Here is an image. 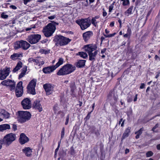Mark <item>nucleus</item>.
<instances>
[{
  "label": "nucleus",
  "mask_w": 160,
  "mask_h": 160,
  "mask_svg": "<svg viewBox=\"0 0 160 160\" xmlns=\"http://www.w3.org/2000/svg\"><path fill=\"white\" fill-rule=\"evenodd\" d=\"M71 40L61 35H56L54 37L53 41L56 45L62 46L68 44Z\"/></svg>",
  "instance_id": "39448f33"
},
{
  "label": "nucleus",
  "mask_w": 160,
  "mask_h": 160,
  "mask_svg": "<svg viewBox=\"0 0 160 160\" xmlns=\"http://www.w3.org/2000/svg\"><path fill=\"white\" fill-rule=\"evenodd\" d=\"M22 53H15L11 56L10 58L12 60H15L19 57H22Z\"/></svg>",
  "instance_id": "393cba45"
},
{
  "label": "nucleus",
  "mask_w": 160,
  "mask_h": 160,
  "mask_svg": "<svg viewBox=\"0 0 160 160\" xmlns=\"http://www.w3.org/2000/svg\"><path fill=\"white\" fill-rule=\"evenodd\" d=\"M91 132V133H94L97 136H98L100 134L98 130H96L95 127L92 128Z\"/></svg>",
  "instance_id": "c85d7f7f"
},
{
  "label": "nucleus",
  "mask_w": 160,
  "mask_h": 160,
  "mask_svg": "<svg viewBox=\"0 0 160 160\" xmlns=\"http://www.w3.org/2000/svg\"><path fill=\"white\" fill-rule=\"evenodd\" d=\"M30 46V44L27 41L22 40L16 42L14 44V48L15 49L22 48L23 50H26Z\"/></svg>",
  "instance_id": "0eeeda50"
},
{
  "label": "nucleus",
  "mask_w": 160,
  "mask_h": 160,
  "mask_svg": "<svg viewBox=\"0 0 160 160\" xmlns=\"http://www.w3.org/2000/svg\"><path fill=\"white\" fill-rule=\"evenodd\" d=\"M159 126V124L158 123L156 124L153 127V129H156V128H158Z\"/></svg>",
  "instance_id": "bf43d9fd"
},
{
  "label": "nucleus",
  "mask_w": 160,
  "mask_h": 160,
  "mask_svg": "<svg viewBox=\"0 0 160 160\" xmlns=\"http://www.w3.org/2000/svg\"><path fill=\"white\" fill-rule=\"evenodd\" d=\"M23 152L27 157H30L31 155L32 149L30 147H26L22 149Z\"/></svg>",
  "instance_id": "a211bd4d"
},
{
  "label": "nucleus",
  "mask_w": 160,
  "mask_h": 160,
  "mask_svg": "<svg viewBox=\"0 0 160 160\" xmlns=\"http://www.w3.org/2000/svg\"><path fill=\"white\" fill-rule=\"evenodd\" d=\"M113 8V6L112 5H111L109 7V12H111L112 11V10Z\"/></svg>",
  "instance_id": "864d4df0"
},
{
  "label": "nucleus",
  "mask_w": 160,
  "mask_h": 160,
  "mask_svg": "<svg viewBox=\"0 0 160 160\" xmlns=\"http://www.w3.org/2000/svg\"><path fill=\"white\" fill-rule=\"evenodd\" d=\"M153 155V153L151 151L148 152L146 153V157H149L152 156Z\"/></svg>",
  "instance_id": "4c0bfd02"
},
{
  "label": "nucleus",
  "mask_w": 160,
  "mask_h": 160,
  "mask_svg": "<svg viewBox=\"0 0 160 160\" xmlns=\"http://www.w3.org/2000/svg\"><path fill=\"white\" fill-rule=\"evenodd\" d=\"M77 55H80L81 57L83 58H85L88 56V54L86 53L82 52H78Z\"/></svg>",
  "instance_id": "cd10ccee"
},
{
  "label": "nucleus",
  "mask_w": 160,
  "mask_h": 160,
  "mask_svg": "<svg viewBox=\"0 0 160 160\" xmlns=\"http://www.w3.org/2000/svg\"><path fill=\"white\" fill-rule=\"evenodd\" d=\"M106 50H107V49L106 48H104L102 49L101 51V53L102 54H103L106 52Z\"/></svg>",
  "instance_id": "4d7b16f0"
},
{
  "label": "nucleus",
  "mask_w": 160,
  "mask_h": 160,
  "mask_svg": "<svg viewBox=\"0 0 160 160\" xmlns=\"http://www.w3.org/2000/svg\"><path fill=\"white\" fill-rule=\"evenodd\" d=\"M28 62L30 63H33L34 62L35 63V64H36L37 63V59H35L32 58H29L28 60Z\"/></svg>",
  "instance_id": "c9c22d12"
},
{
  "label": "nucleus",
  "mask_w": 160,
  "mask_h": 160,
  "mask_svg": "<svg viewBox=\"0 0 160 160\" xmlns=\"http://www.w3.org/2000/svg\"><path fill=\"white\" fill-rule=\"evenodd\" d=\"M114 22H111L110 24V26L111 27H112L114 26Z\"/></svg>",
  "instance_id": "052dcab7"
},
{
  "label": "nucleus",
  "mask_w": 160,
  "mask_h": 160,
  "mask_svg": "<svg viewBox=\"0 0 160 160\" xmlns=\"http://www.w3.org/2000/svg\"><path fill=\"white\" fill-rule=\"evenodd\" d=\"M139 1L138 0H137L135 2V5L136 6L138 5L139 4Z\"/></svg>",
  "instance_id": "774afa93"
},
{
  "label": "nucleus",
  "mask_w": 160,
  "mask_h": 160,
  "mask_svg": "<svg viewBox=\"0 0 160 160\" xmlns=\"http://www.w3.org/2000/svg\"><path fill=\"white\" fill-rule=\"evenodd\" d=\"M131 128V127H128L126 129L122 137V139H124L128 136L129 133L130 132Z\"/></svg>",
  "instance_id": "b1692460"
},
{
  "label": "nucleus",
  "mask_w": 160,
  "mask_h": 160,
  "mask_svg": "<svg viewBox=\"0 0 160 160\" xmlns=\"http://www.w3.org/2000/svg\"><path fill=\"white\" fill-rule=\"evenodd\" d=\"M27 70V66H24L23 68L21 70V73L19 74L18 78L19 79L22 78L26 74V72Z\"/></svg>",
  "instance_id": "4be33fe9"
},
{
  "label": "nucleus",
  "mask_w": 160,
  "mask_h": 160,
  "mask_svg": "<svg viewBox=\"0 0 160 160\" xmlns=\"http://www.w3.org/2000/svg\"><path fill=\"white\" fill-rule=\"evenodd\" d=\"M31 0H23L24 3L25 5H26L27 3L30 2Z\"/></svg>",
  "instance_id": "6e6d98bb"
},
{
  "label": "nucleus",
  "mask_w": 160,
  "mask_h": 160,
  "mask_svg": "<svg viewBox=\"0 0 160 160\" xmlns=\"http://www.w3.org/2000/svg\"><path fill=\"white\" fill-rule=\"evenodd\" d=\"M109 95L110 96H111L113 97L114 100H115V101L116 102L117 101V99H118L117 96V95L116 96L115 95L114 92H110L109 93Z\"/></svg>",
  "instance_id": "473e14b6"
},
{
  "label": "nucleus",
  "mask_w": 160,
  "mask_h": 160,
  "mask_svg": "<svg viewBox=\"0 0 160 160\" xmlns=\"http://www.w3.org/2000/svg\"><path fill=\"white\" fill-rule=\"evenodd\" d=\"M76 22L79 25L82 30L87 28L91 25L90 21L86 18L77 20Z\"/></svg>",
  "instance_id": "1a4fd4ad"
},
{
  "label": "nucleus",
  "mask_w": 160,
  "mask_h": 160,
  "mask_svg": "<svg viewBox=\"0 0 160 160\" xmlns=\"http://www.w3.org/2000/svg\"><path fill=\"white\" fill-rule=\"evenodd\" d=\"M63 59L62 58H60L58 62L55 65L50 66L44 68L42 69V71L46 74L50 73L53 71L57 68L63 63Z\"/></svg>",
  "instance_id": "423d86ee"
},
{
  "label": "nucleus",
  "mask_w": 160,
  "mask_h": 160,
  "mask_svg": "<svg viewBox=\"0 0 160 160\" xmlns=\"http://www.w3.org/2000/svg\"><path fill=\"white\" fill-rule=\"evenodd\" d=\"M137 96H138V95L137 94L135 95V98H134V102H135V101H136L137 100Z\"/></svg>",
  "instance_id": "69168bd1"
},
{
  "label": "nucleus",
  "mask_w": 160,
  "mask_h": 160,
  "mask_svg": "<svg viewBox=\"0 0 160 160\" xmlns=\"http://www.w3.org/2000/svg\"><path fill=\"white\" fill-rule=\"evenodd\" d=\"M4 144V141L3 139H0V150L2 148V144Z\"/></svg>",
  "instance_id": "a18cd8bd"
},
{
  "label": "nucleus",
  "mask_w": 160,
  "mask_h": 160,
  "mask_svg": "<svg viewBox=\"0 0 160 160\" xmlns=\"http://www.w3.org/2000/svg\"><path fill=\"white\" fill-rule=\"evenodd\" d=\"M75 69V66L70 64H67L60 69L57 72V74L60 76L67 75L73 72Z\"/></svg>",
  "instance_id": "7ed1b4c3"
},
{
  "label": "nucleus",
  "mask_w": 160,
  "mask_h": 160,
  "mask_svg": "<svg viewBox=\"0 0 160 160\" xmlns=\"http://www.w3.org/2000/svg\"><path fill=\"white\" fill-rule=\"evenodd\" d=\"M22 81L19 82L17 84L15 91L18 92L19 91H23L22 87Z\"/></svg>",
  "instance_id": "a878e982"
},
{
  "label": "nucleus",
  "mask_w": 160,
  "mask_h": 160,
  "mask_svg": "<svg viewBox=\"0 0 160 160\" xmlns=\"http://www.w3.org/2000/svg\"><path fill=\"white\" fill-rule=\"evenodd\" d=\"M104 39H105V38L104 37H101V44L102 43V41Z\"/></svg>",
  "instance_id": "680f3d73"
},
{
  "label": "nucleus",
  "mask_w": 160,
  "mask_h": 160,
  "mask_svg": "<svg viewBox=\"0 0 160 160\" xmlns=\"http://www.w3.org/2000/svg\"><path fill=\"white\" fill-rule=\"evenodd\" d=\"M157 148L158 150H160V144L157 145Z\"/></svg>",
  "instance_id": "338daca9"
},
{
  "label": "nucleus",
  "mask_w": 160,
  "mask_h": 160,
  "mask_svg": "<svg viewBox=\"0 0 160 160\" xmlns=\"http://www.w3.org/2000/svg\"><path fill=\"white\" fill-rule=\"evenodd\" d=\"M122 2V4L123 6H128L130 4L129 0H121Z\"/></svg>",
  "instance_id": "2f4dec72"
},
{
  "label": "nucleus",
  "mask_w": 160,
  "mask_h": 160,
  "mask_svg": "<svg viewBox=\"0 0 160 160\" xmlns=\"http://www.w3.org/2000/svg\"><path fill=\"white\" fill-rule=\"evenodd\" d=\"M12 129L14 131L17 130V126L16 125L12 124Z\"/></svg>",
  "instance_id": "8fccbe9b"
},
{
  "label": "nucleus",
  "mask_w": 160,
  "mask_h": 160,
  "mask_svg": "<svg viewBox=\"0 0 160 160\" xmlns=\"http://www.w3.org/2000/svg\"><path fill=\"white\" fill-rule=\"evenodd\" d=\"M37 62L36 64L37 65L38 64L39 66L40 65H43L44 63V61L41 58L37 59Z\"/></svg>",
  "instance_id": "c756f323"
},
{
  "label": "nucleus",
  "mask_w": 160,
  "mask_h": 160,
  "mask_svg": "<svg viewBox=\"0 0 160 160\" xmlns=\"http://www.w3.org/2000/svg\"><path fill=\"white\" fill-rule=\"evenodd\" d=\"M56 16L55 15H53L50 16H49L48 17V18L49 19L52 20L53 19L56 18Z\"/></svg>",
  "instance_id": "3c124183"
},
{
  "label": "nucleus",
  "mask_w": 160,
  "mask_h": 160,
  "mask_svg": "<svg viewBox=\"0 0 160 160\" xmlns=\"http://www.w3.org/2000/svg\"><path fill=\"white\" fill-rule=\"evenodd\" d=\"M129 152V149H128L127 148L125 150V154H127Z\"/></svg>",
  "instance_id": "0e129e2a"
},
{
  "label": "nucleus",
  "mask_w": 160,
  "mask_h": 160,
  "mask_svg": "<svg viewBox=\"0 0 160 160\" xmlns=\"http://www.w3.org/2000/svg\"><path fill=\"white\" fill-rule=\"evenodd\" d=\"M13 82V81L11 80L7 79L2 81L1 83V84L4 86H9L10 84L12 83Z\"/></svg>",
  "instance_id": "bb28decb"
},
{
  "label": "nucleus",
  "mask_w": 160,
  "mask_h": 160,
  "mask_svg": "<svg viewBox=\"0 0 160 160\" xmlns=\"http://www.w3.org/2000/svg\"><path fill=\"white\" fill-rule=\"evenodd\" d=\"M56 25H58V23L52 22L43 28V32L46 37H49L52 35L56 29Z\"/></svg>",
  "instance_id": "f03ea898"
},
{
  "label": "nucleus",
  "mask_w": 160,
  "mask_h": 160,
  "mask_svg": "<svg viewBox=\"0 0 160 160\" xmlns=\"http://www.w3.org/2000/svg\"><path fill=\"white\" fill-rule=\"evenodd\" d=\"M129 36V34L127 33L124 35L123 36L125 38H128Z\"/></svg>",
  "instance_id": "e2e57ef3"
},
{
  "label": "nucleus",
  "mask_w": 160,
  "mask_h": 160,
  "mask_svg": "<svg viewBox=\"0 0 160 160\" xmlns=\"http://www.w3.org/2000/svg\"><path fill=\"white\" fill-rule=\"evenodd\" d=\"M16 138V134L11 133L7 134L5 135L3 138V140L4 141V144L6 146H9L11 143L15 141Z\"/></svg>",
  "instance_id": "6e6552de"
},
{
  "label": "nucleus",
  "mask_w": 160,
  "mask_h": 160,
  "mask_svg": "<svg viewBox=\"0 0 160 160\" xmlns=\"http://www.w3.org/2000/svg\"><path fill=\"white\" fill-rule=\"evenodd\" d=\"M17 119L19 122L24 123L29 120L31 117V114L28 111H18V112Z\"/></svg>",
  "instance_id": "20e7f679"
},
{
  "label": "nucleus",
  "mask_w": 160,
  "mask_h": 160,
  "mask_svg": "<svg viewBox=\"0 0 160 160\" xmlns=\"http://www.w3.org/2000/svg\"><path fill=\"white\" fill-rule=\"evenodd\" d=\"M92 111V110L91 112H89L87 115L86 117L85 118V119H86L87 120H88L90 117V114L91 112Z\"/></svg>",
  "instance_id": "de8ad7c7"
},
{
  "label": "nucleus",
  "mask_w": 160,
  "mask_h": 160,
  "mask_svg": "<svg viewBox=\"0 0 160 160\" xmlns=\"http://www.w3.org/2000/svg\"><path fill=\"white\" fill-rule=\"evenodd\" d=\"M1 17L2 18L6 19L8 17V15L6 14H5L4 12H2L1 14Z\"/></svg>",
  "instance_id": "37998d69"
},
{
  "label": "nucleus",
  "mask_w": 160,
  "mask_h": 160,
  "mask_svg": "<svg viewBox=\"0 0 160 160\" xmlns=\"http://www.w3.org/2000/svg\"><path fill=\"white\" fill-rule=\"evenodd\" d=\"M37 81L36 79H33L29 82L27 86L28 92L33 95H35L36 94L35 88Z\"/></svg>",
  "instance_id": "9b49d317"
},
{
  "label": "nucleus",
  "mask_w": 160,
  "mask_h": 160,
  "mask_svg": "<svg viewBox=\"0 0 160 160\" xmlns=\"http://www.w3.org/2000/svg\"><path fill=\"white\" fill-rule=\"evenodd\" d=\"M86 62L85 60H79L76 63V65L77 67L80 68L84 67L85 65Z\"/></svg>",
  "instance_id": "412c9836"
},
{
  "label": "nucleus",
  "mask_w": 160,
  "mask_h": 160,
  "mask_svg": "<svg viewBox=\"0 0 160 160\" xmlns=\"http://www.w3.org/2000/svg\"><path fill=\"white\" fill-rule=\"evenodd\" d=\"M133 8V6H132L130 7V8L126 11L125 12L126 14H128V15L129 14H132V11Z\"/></svg>",
  "instance_id": "7c9ffc66"
},
{
  "label": "nucleus",
  "mask_w": 160,
  "mask_h": 160,
  "mask_svg": "<svg viewBox=\"0 0 160 160\" xmlns=\"http://www.w3.org/2000/svg\"><path fill=\"white\" fill-rule=\"evenodd\" d=\"M127 100L128 102H130L132 101V95L130 93L128 95Z\"/></svg>",
  "instance_id": "f704fd0d"
},
{
  "label": "nucleus",
  "mask_w": 160,
  "mask_h": 160,
  "mask_svg": "<svg viewBox=\"0 0 160 160\" xmlns=\"http://www.w3.org/2000/svg\"><path fill=\"white\" fill-rule=\"evenodd\" d=\"M103 13H102V15H103V16L104 17L107 15V13L106 12V11H105V10H104V8L103 9Z\"/></svg>",
  "instance_id": "603ef678"
},
{
  "label": "nucleus",
  "mask_w": 160,
  "mask_h": 160,
  "mask_svg": "<svg viewBox=\"0 0 160 160\" xmlns=\"http://www.w3.org/2000/svg\"><path fill=\"white\" fill-rule=\"evenodd\" d=\"M22 63L21 61L18 62L17 63L16 66L13 68L12 72L13 73L16 72H18L20 68L22 67Z\"/></svg>",
  "instance_id": "aec40b11"
},
{
  "label": "nucleus",
  "mask_w": 160,
  "mask_h": 160,
  "mask_svg": "<svg viewBox=\"0 0 160 160\" xmlns=\"http://www.w3.org/2000/svg\"><path fill=\"white\" fill-rule=\"evenodd\" d=\"M70 87L71 88L72 90H74V89H75V84L74 83H72L70 85Z\"/></svg>",
  "instance_id": "09e8293b"
},
{
  "label": "nucleus",
  "mask_w": 160,
  "mask_h": 160,
  "mask_svg": "<svg viewBox=\"0 0 160 160\" xmlns=\"http://www.w3.org/2000/svg\"><path fill=\"white\" fill-rule=\"evenodd\" d=\"M145 86V84L144 83H142L141 84V86H140V88L141 89H142V88H144Z\"/></svg>",
  "instance_id": "13d9d810"
},
{
  "label": "nucleus",
  "mask_w": 160,
  "mask_h": 160,
  "mask_svg": "<svg viewBox=\"0 0 160 160\" xmlns=\"http://www.w3.org/2000/svg\"><path fill=\"white\" fill-rule=\"evenodd\" d=\"M41 36L38 34L30 35L28 36L26 40L31 44H35L39 42Z\"/></svg>",
  "instance_id": "9d476101"
},
{
  "label": "nucleus",
  "mask_w": 160,
  "mask_h": 160,
  "mask_svg": "<svg viewBox=\"0 0 160 160\" xmlns=\"http://www.w3.org/2000/svg\"><path fill=\"white\" fill-rule=\"evenodd\" d=\"M10 69V68L6 67L3 70H0V80H3L6 78L11 72Z\"/></svg>",
  "instance_id": "f8f14e48"
},
{
  "label": "nucleus",
  "mask_w": 160,
  "mask_h": 160,
  "mask_svg": "<svg viewBox=\"0 0 160 160\" xmlns=\"http://www.w3.org/2000/svg\"><path fill=\"white\" fill-rule=\"evenodd\" d=\"M10 128V125L8 124H3L0 125V131L2 132L7 129Z\"/></svg>",
  "instance_id": "5701e85b"
},
{
  "label": "nucleus",
  "mask_w": 160,
  "mask_h": 160,
  "mask_svg": "<svg viewBox=\"0 0 160 160\" xmlns=\"http://www.w3.org/2000/svg\"><path fill=\"white\" fill-rule=\"evenodd\" d=\"M64 131H65L64 128H62V131H61V139L63 138L64 137Z\"/></svg>",
  "instance_id": "79ce46f5"
},
{
  "label": "nucleus",
  "mask_w": 160,
  "mask_h": 160,
  "mask_svg": "<svg viewBox=\"0 0 160 160\" xmlns=\"http://www.w3.org/2000/svg\"><path fill=\"white\" fill-rule=\"evenodd\" d=\"M0 115L2 116L3 118L7 119L10 116V114L4 109H1L0 110Z\"/></svg>",
  "instance_id": "6ab92c4d"
},
{
  "label": "nucleus",
  "mask_w": 160,
  "mask_h": 160,
  "mask_svg": "<svg viewBox=\"0 0 160 160\" xmlns=\"http://www.w3.org/2000/svg\"><path fill=\"white\" fill-rule=\"evenodd\" d=\"M33 106L34 108L38 109L39 112L42 111V108L39 100H35L33 104Z\"/></svg>",
  "instance_id": "f3484780"
},
{
  "label": "nucleus",
  "mask_w": 160,
  "mask_h": 160,
  "mask_svg": "<svg viewBox=\"0 0 160 160\" xmlns=\"http://www.w3.org/2000/svg\"><path fill=\"white\" fill-rule=\"evenodd\" d=\"M43 87L47 95H49L52 93L54 90L53 87L51 84H45L43 85Z\"/></svg>",
  "instance_id": "ddd939ff"
},
{
  "label": "nucleus",
  "mask_w": 160,
  "mask_h": 160,
  "mask_svg": "<svg viewBox=\"0 0 160 160\" xmlns=\"http://www.w3.org/2000/svg\"><path fill=\"white\" fill-rule=\"evenodd\" d=\"M143 130V128H141L138 131L135 132V134L139 135H140L142 133V131Z\"/></svg>",
  "instance_id": "ea45409f"
},
{
  "label": "nucleus",
  "mask_w": 160,
  "mask_h": 160,
  "mask_svg": "<svg viewBox=\"0 0 160 160\" xmlns=\"http://www.w3.org/2000/svg\"><path fill=\"white\" fill-rule=\"evenodd\" d=\"M40 52L42 53V54H47L48 53V52L47 50H45L43 49H41L40 50Z\"/></svg>",
  "instance_id": "58836bf2"
},
{
  "label": "nucleus",
  "mask_w": 160,
  "mask_h": 160,
  "mask_svg": "<svg viewBox=\"0 0 160 160\" xmlns=\"http://www.w3.org/2000/svg\"><path fill=\"white\" fill-rule=\"evenodd\" d=\"M60 142H58V146L57 148L55 149V155H56L57 154V153L58 151L59 147H60Z\"/></svg>",
  "instance_id": "c03bdc74"
},
{
  "label": "nucleus",
  "mask_w": 160,
  "mask_h": 160,
  "mask_svg": "<svg viewBox=\"0 0 160 160\" xmlns=\"http://www.w3.org/2000/svg\"><path fill=\"white\" fill-rule=\"evenodd\" d=\"M10 8L14 10H15L17 8L16 6L13 5H10Z\"/></svg>",
  "instance_id": "5fc2aeb1"
},
{
  "label": "nucleus",
  "mask_w": 160,
  "mask_h": 160,
  "mask_svg": "<svg viewBox=\"0 0 160 160\" xmlns=\"http://www.w3.org/2000/svg\"><path fill=\"white\" fill-rule=\"evenodd\" d=\"M15 82L13 81L12 82V83L9 86V88L11 90H12L15 89Z\"/></svg>",
  "instance_id": "72a5a7b5"
},
{
  "label": "nucleus",
  "mask_w": 160,
  "mask_h": 160,
  "mask_svg": "<svg viewBox=\"0 0 160 160\" xmlns=\"http://www.w3.org/2000/svg\"><path fill=\"white\" fill-rule=\"evenodd\" d=\"M97 47L96 44H88L84 46V48L89 56V60L93 62L95 60V58L98 54V50H95Z\"/></svg>",
  "instance_id": "f257e3e1"
},
{
  "label": "nucleus",
  "mask_w": 160,
  "mask_h": 160,
  "mask_svg": "<svg viewBox=\"0 0 160 160\" xmlns=\"http://www.w3.org/2000/svg\"><path fill=\"white\" fill-rule=\"evenodd\" d=\"M69 115L68 114L67 116V117H66V122H65V124L66 125H67L68 124V121H69Z\"/></svg>",
  "instance_id": "49530a36"
},
{
  "label": "nucleus",
  "mask_w": 160,
  "mask_h": 160,
  "mask_svg": "<svg viewBox=\"0 0 160 160\" xmlns=\"http://www.w3.org/2000/svg\"><path fill=\"white\" fill-rule=\"evenodd\" d=\"M16 92V95L17 97H21L23 93V91H19L18 92H17V91H15Z\"/></svg>",
  "instance_id": "e433bc0d"
},
{
  "label": "nucleus",
  "mask_w": 160,
  "mask_h": 160,
  "mask_svg": "<svg viewBox=\"0 0 160 160\" xmlns=\"http://www.w3.org/2000/svg\"><path fill=\"white\" fill-rule=\"evenodd\" d=\"M93 32L92 31H89L84 33L83 34V39L85 41H87L93 35Z\"/></svg>",
  "instance_id": "dca6fc26"
},
{
  "label": "nucleus",
  "mask_w": 160,
  "mask_h": 160,
  "mask_svg": "<svg viewBox=\"0 0 160 160\" xmlns=\"http://www.w3.org/2000/svg\"><path fill=\"white\" fill-rule=\"evenodd\" d=\"M29 141L28 138L23 133H22L20 137L19 142L21 144H23Z\"/></svg>",
  "instance_id": "2eb2a0df"
},
{
  "label": "nucleus",
  "mask_w": 160,
  "mask_h": 160,
  "mask_svg": "<svg viewBox=\"0 0 160 160\" xmlns=\"http://www.w3.org/2000/svg\"><path fill=\"white\" fill-rule=\"evenodd\" d=\"M22 105L25 109H28L31 108V103L30 99L28 98L24 99L22 102Z\"/></svg>",
  "instance_id": "4468645a"
},
{
  "label": "nucleus",
  "mask_w": 160,
  "mask_h": 160,
  "mask_svg": "<svg viewBox=\"0 0 160 160\" xmlns=\"http://www.w3.org/2000/svg\"><path fill=\"white\" fill-rule=\"evenodd\" d=\"M96 20L95 19V18H92V19L91 22L92 23V24H93L95 27L96 26L97 24V22H96Z\"/></svg>",
  "instance_id": "a19ab883"
}]
</instances>
